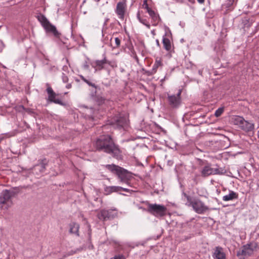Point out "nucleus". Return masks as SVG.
<instances>
[{"label": "nucleus", "mask_w": 259, "mask_h": 259, "mask_svg": "<svg viewBox=\"0 0 259 259\" xmlns=\"http://www.w3.org/2000/svg\"><path fill=\"white\" fill-rule=\"evenodd\" d=\"M48 162L49 160L45 158L38 159L37 164L34 165L33 167L28 169L27 172H32L37 177H39L45 171Z\"/></svg>", "instance_id": "obj_6"}, {"label": "nucleus", "mask_w": 259, "mask_h": 259, "mask_svg": "<svg viewBox=\"0 0 259 259\" xmlns=\"http://www.w3.org/2000/svg\"><path fill=\"white\" fill-rule=\"evenodd\" d=\"M103 166L112 174L116 176L121 182L128 184L131 176V173L127 170L114 164H106Z\"/></svg>", "instance_id": "obj_2"}, {"label": "nucleus", "mask_w": 259, "mask_h": 259, "mask_svg": "<svg viewBox=\"0 0 259 259\" xmlns=\"http://www.w3.org/2000/svg\"><path fill=\"white\" fill-rule=\"evenodd\" d=\"M182 92V89H179L178 92L176 94H170L167 93V101L168 106L171 109L178 108L181 103V94Z\"/></svg>", "instance_id": "obj_7"}, {"label": "nucleus", "mask_w": 259, "mask_h": 259, "mask_svg": "<svg viewBox=\"0 0 259 259\" xmlns=\"http://www.w3.org/2000/svg\"><path fill=\"white\" fill-rule=\"evenodd\" d=\"M46 86L47 87L46 91L48 95V100L49 102L54 103L64 107H66L67 105L66 103L62 101L59 99L56 98V97L58 95L53 91V89L50 87L48 83H46Z\"/></svg>", "instance_id": "obj_11"}, {"label": "nucleus", "mask_w": 259, "mask_h": 259, "mask_svg": "<svg viewBox=\"0 0 259 259\" xmlns=\"http://www.w3.org/2000/svg\"><path fill=\"white\" fill-rule=\"evenodd\" d=\"M166 33L163 36L162 43L163 45L164 48L167 51H169L171 49V42L170 40L165 37Z\"/></svg>", "instance_id": "obj_23"}, {"label": "nucleus", "mask_w": 259, "mask_h": 259, "mask_svg": "<svg viewBox=\"0 0 259 259\" xmlns=\"http://www.w3.org/2000/svg\"><path fill=\"white\" fill-rule=\"evenodd\" d=\"M91 64L92 67L94 68L95 72L100 71L103 69H107V65L114 67L112 62L107 60L105 54L103 55V58L102 60H96L92 62Z\"/></svg>", "instance_id": "obj_9"}, {"label": "nucleus", "mask_w": 259, "mask_h": 259, "mask_svg": "<svg viewBox=\"0 0 259 259\" xmlns=\"http://www.w3.org/2000/svg\"><path fill=\"white\" fill-rule=\"evenodd\" d=\"M93 146L97 151L107 153L118 160L123 159L122 151L119 146L115 143L110 135L100 136L93 141Z\"/></svg>", "instance_id": "obj_1"}, {"label": "nucleus", "mask_w": 259, "mask_h": 259, "mask_svg": "<svg viewBox=\"0 0 259 259\" xmlns=\"http://www.w3.org/2000/svg\"><path fill=\"white\" fill-rule=\"evenodd\" d=\"M80 78L82 80H83L84 82H85L87 84H88L89 86L92 87L95 89L97 88V85L94 83L92 82L89 80L87 79L83 76L82 75H79Z\"/></svg>", "instance_id": "obj_29"}, {"label": "nucleus", "mask_w": 259, "mask_h": 259, "mask_svg": "<svg viewBox=\"0 0 259 259\" xmlns=\"http://www.w3.org/2000/svg\"><path fill=\"white\" fill-rule=\"evenodd\" d=\"M111 121V124L119 128L123 127L127 124L126 118L123 116H115Z\"/></svg>", "instance_id": "obj_14"}, {"label": "nucleus", "mask_w": 259, "mask_h": 259, "mask_svg": "<svg viewBox=\"0 0 259 259\" xmlns=\"http://www.w3.org/2000/svg\"><path fill=\"white\" fill-rule=\"evenodd\" d=\"M199 177V175L198 174H196L195 175L194 178H193V181H194V182L195 183V184H198V183L199 182V180H198Z\"/></svg>", "instance_id": "obj_36"}, {"label": "nucleus", "mask_w": 259, "mask_h": 259, "mask_svg": "<svg viewBox=\"0 0 259 259\" xmlns=\"http://www.w3.org/2000/svg\"><path fill=\"white\" fill-rule=\"evenodd\" d=\"M83 68L84 69L88 70L89 69V65L87 61H85L83 64Z\"/></svg>", "instance_id": "obj_40"}, {"label": "nucleus", "mask_w": 259, "mask_h": 259, "mask_svg": "<svg viewBox=\"0 0 259 259\" xmlns=\"http://www.w3.org/2000/svg\"><path fill=\"white\" fill-rule=\"evenodd\" d=\"M138 208H139V209H141L143 211H147V209H146L145 208L143 207V206H140L138 207Z\"/></svg>", "instance_id": "obj_43"}, {"label": "nucleus", "mask_w": 259, "mask_h": 259, "mask_svg": "<svg viewBox=\"0 0 259 259\" xmlns=\"http://www.w3.org/2000/svg\"><path fill=\"white\" fill-rule=\"evenodd\" d=\"M212 257L214 259H226V254L223 251V248L220 246L215 247Z\"/></svg>", "instance_id": "obj_16"}, {"label": "nucleus", "mask_w": 259, "mask_h": 259, "mask_svg": "<svg viewBox=\"0 0 259 259\" xmlns=\"http://www.w3.org/2000/svg\"><path fill=\"white\" fill-rule=\"evenodd\" d=\"M121 190H122L123 191H125V192H130L131 191H132V190L124 188H123V187H122Z\"/></svg>", "instance_id": "obj_41"}, {"label": "nucleus", "mask_w": 259, "mask_h": 259, "mask_svg": "<svg viewBox=\"0 0 259 259\" xmlns=\"http://www.w3.org/2000/svg\"><path fill=\"white\" fill-rule=\"evenodd\" d=\"M127 9V5L125 0H122L117 3L115 12L118 18L123 20L125 17Z\"/></svg>", "instance_id": "obj_13"}, {"label": "nucleus", "mask_w": 259, "mask_h": 259, "mask_svg": "<svg viewBox=\"0 0 259 259\" xmlns=\"http://www.w3.org/2000/svg\"><path fill=\"white\" fill-rule=\"evenodd\" d=\"M92 230L90 225H88V240L86 243L83 245V248L92 249L94 248L93 245L91 242Z\"/></svg>", "instance_id": "obj_19"}, {"label": "nucleus", "mask_w": 259, "mask_h": 259, "mask_svg": "<svg viewBox=\"0 0 259 259\" xmlns=\"http://www.w3.org/2000/svg\"><path fill=\"white\" fill-rule=\"evenodd\" d=\"M26 188L25 186H19L13 187L11 189L9 190L8 192H9L11 197H14L17 195L21 191L22 188Z\"/></svg>", "instance_id": "obj_22"}, {"label": "nucleus", "mask_w": 259, "mask_h": 259, "mask_svg": "<svg viewBox=\"0 0 259 259\" xmlns=\"http://www.w3.org/2000/svg\"><path fill=\"white\" fill-rule=\"evenodd\" d=\"M151 33H153V34H154V30L152 31H151Z\"/></svg>", "instance_id": "obj_53"}, {"label": "nucleus", "mask_w": 259, "mask_h": 259, "mask_svg": "<svg viewBox=\"0 0 259 259\" xmlns=\"http://www.w3.org/2000/svg\"><path fill=\"white\" fill-rule=\"evenodd\" d=\"M224 108H223V107L219 108L215 111L214 115L217 117H218L222 114V113L224 112Z\"/></svg>", "instance_id": "obj_31"}, {"label": "nucleus", "mask_w": 259, "mask_h": 259, "mask_svg": "<svg viewBox=\"0 0 259 259\" xmlns=\"http://www.w3.org/2000/svg\"><path fill=\"white\" fill-rule=\"evenodd\" d=\"M244 120V118L240 116H234L232 117V121L235 125L239 126L240 127L242 124V122Z\"/></svg>", "instance_id": "obj_24"}, {"label": "nucleus", "mask_w": 259, "mask_h": 259, "mask_svg": "<svg viewBox=\"0 0 259 259\" xmlns=\"http://www.w3.org/2000/svg\"><path fill=\"white\" fill-rule=\"evenodd\" d=\"M182 195L183 196L187 199L186 204L188 206H192V204L194 201V198H192L190 196L187 195L186 193L183 192Z\"/></svg>", "instance_id": "obj_27"}, {"label": "nucleus", "mask_w": 259, "mask_h": 259, "mask_svg": "<svg viewBox=\"0 0 259 259\" xmlns=\"http://www.w3.org/2000/svg\"><path fill=\"white\" fill-rule=\"evenodd\" d=\"M143 8L146 9L147 12H148V10H151V9L148 6V4L147 3V0H144L143 1Z\"/></svg>", "instance_id": "obj_32"}, {"label": "nucleus", "mask_w": 259, "mask_h": 259, "mask_svg": "<svg viewBox=\"0 0 259 259\" xmlns=\"http://www.w3.org/2000/svg\"><path fill=\"white\" fill-rule=\"evenodd\" d=\"M257 247L255 242H251L244 245L237 252V256L241 259H244L245 257L251 255L255 249Z\"/></svg>", "instance_id": "obj_8"}, {"label": "nucleus", "mask_w": 259, "mask_h": 259, "mask_svg": "<svg viewBox=\"0 0 259 259\" xmlns=\"http://www.w3.org/2000/svg\"><path fill=\"white\" fill-rule=\"evenodd\" d=\"M192 207L198 214H203L209 209L208 206H206L201 200L195 198Z\"/></svg>", "instance_id": "obj_12"}, {"label": "nucleus", "mask_w": 259, "mask_h": 259, "mask_svg": "<svg viewBox=\"0 0 259 259\" xmlns=\"http://www.w3.org/2000/svg\"><path fill=\"white\" fill-rule=\"evenodd\" d=\"M214 50L217 52H223V51L225 50L224 48V42L223 40L218 41L217 43H216L215 46L214 48Z\"/></svg>", "instance_id": "obj_26"}, {"label": "nucleus", "mask_w": 259, "mask_h": 259, "mask_svg": "<svg viewBox=\"0 0 259 259\" xmlns=\"http://www.w3.org/2000/svg\"><path fill=\"white\" fill-rule=\"evenodd\" d=\"M200 165H204L200 171L201 176L203 178L207 177L210 175H222L225 173L224 169L223 168L219 167L218 165L212 167V164L208 163L206 160H203L199 158L198 159Z\"/></svg>", "instance_id": "obj_3"}, {"label": "nucleus", "mask_w": 259, "mask_h": 259, "mask_svg": "<svg viewBox=\"0 0 259 259\" xmlns=\"http://www.w3.org/2000/svg\"><path fill=\"white\" fill-rule=\"evenodd\" d=\"M151 72V71H148L147 72V75H151L152 74H150Z\"/></svg>", "instance_id": "obj_49"}, {"label": "nucleus", "mask_w": 259, "mask_h": 259, "mask_svg": "<svg viewBox=\"0 0 259 259\" xmlns=\"http://www.w3.org/2000/svg\"><path fill=\"white\" fill-rule=\"evenodd\" d=\"M66 87V88H67V89H70V88H71V83H69V84H67Z\"/></svg>", "instance_id": "obj_46"}, {"label": "nucleus", "mask_w": 259, "mask_h": 259, "mask_svg": "<svg viewBox=\"0 0 259 259\" xmlns=\"http://www.w3.org/2000/svg\"><path fill=\"white\" fill-rule=\"evenodd\" d=\"M111 259H125L124 256L122 255H119L117 256H115L113 258Z\"/></svg>", "instance_id": "obj_39"}, {"label": "nucleus", "mask_w": 259, "mask_h": 259, "mask_svg": "<svg viewBox=\"0 0 259 259\" xmlns=\"http://www.w3.org/2000/svg\"><path fill=\"white\" fill-rule=\"evenodd\" d=\"M162 65V62L161 61V60H156L154 64L153 65V68H152V69L151 70V74H154L156 71H157V68H158V67L159 66H161Z\"/></svg>", "instance_id": "obj_28"}, {"label": "nucleus", "mask_w": 259, "mask_h": 259, "mask_svg": "<svg viewBox=\"0 0 259 259\" xmlns=\"http://www.w3.org/2000/svg\"><path fill=\"white\" fill-rule=\"evenodd\" d=\"M145 203L148 206L147 211L155 217L162 218L166 214L167 209L164 205L156 203L152 204L148 201H146Z\"/></svg>", "instance_id": "obj_5"}, {"label": "nucleus", "mask_w": 259, "mask_h": 259, "mask_svg": "<svg viewBox=\"0 0 259 259\" xmlns=\"http://www.w3.org/2000/svg\"><path fill=\"white\" fill-rule=\"evenodd\" d=\"M240 128L246 132H251L254 128V124L244 119Z\"/></svg>", "instance_id": "obj_18"}, {"label": "nucleus", "mask_w": 259, "mask_h": 259, "mask_svg": "<svg viewBox=\"0 0 259 259\" xmlns=\"http://www.w3.org/2000/svg\"><path fill=\"white\" fill-rule=\"evenodd\" d=\"M155 125H156V127H158V128H159L160 129L161 128V127L159 125H158L157 124H155Z\"/></svg>", "instance_id": "obj_51"}, {"label": "nucleus", "mask_w": 259, "mask_h": 259, "mask_svg": "<svg viewBox=\"0 0 259 259\" xmlns=\"http://www.w3.org/2000/svg\"><path fill=\"white\" fill-rule=\"evenodd\" d=\"M62 79L63 81L65 83L67 82L68 81V76L64 73L62 74Z\"/></svg>", "instance_id": "obj_35"}, {"label": "nucleus", "mask_w": 259, "mask_h": 259, "mask_svg": "<svg viewBox=\"0 0 259 259\" xmlns=\"http://www.w3.org/2000/svg\"><path fill=\"white\" fill-rule=\"evenodd\" d=\"M238 198V194L233 191L229 190V193L228 195L223 197V200L224 201H228L237 199Z\"/></svg>", "instance_id": "obj_20"}, {"label": "nucleus", "mask_w": 259, "mask_h": 259, "mask_svg": "<svg viewBox=\"0 0 259 259\" xmlns=\"http://www.w3.org/2000/svg\"><path fill=\"white\" fill-rule=\"evenodd\" d=\"M22 108L25 110L26 112L29 113H32L33 112L32 111V110L30 108H26L23 106H21Z\"/></svg>", "instance_id": "obj_38"}, {"label": "nucleus", "mask_w": 259, "mask_h": 259, "mask_svg": "<svg viewBox=\"0 0 259 259\" xmlns=\"http://www.w3.org/2000/svg\"><path fill=\"white\" fill-rule=\"evenodd\" d=\"M111 189H113V192H118L121 190L122 187L120 186H112Z\"/></svg>", "instance_id": "obj_34"}, {"label": "nucleus", "mask_w": 259, "mask_h": 259, "mask_svg": "<svg viewBox=\"0 0 259 259\" xmlns=\"http://www.w3.org/2000/svg\"><path fill=\"white\" fill-rule=\"evenodd\" d=\"M199 4H202L204 3V0H197Z\"/></svg>", "instance_id": "obj_44"}, {"label": "nucleus", "mask_w": 259, "mask_h": 259, "mask_svg": "<svg viewBox=\"0 0 259 259\" xmlns=\"http://www.w3.org/2000/svg\"><path fill=\"white\" fill-rule=\"evenodd\" d=\"M69 233L72 235H74L76 237H79V230L80 225L79 224L75 222H71L69 225Z\"/></svg>", "instance_id": "obj_15"}, {"label": "nucleus", "mask_w": 259, "mask_h": 259, "mask_svg": "<svg viewBox=\"0 0 259 259\" xmlns=\"http://www.w3.org/2000/svg\"><path fill=\"white\" fill-rule=\"evenodd\" d=\"M36 18L47 33H51L55 37H60L61 33L57 30L55 26L50 22L44 15L40 13L37 15Z\"/></svg>", "instance_id": "obj_4"}, {"label": "nucleus", "mask_w": 259, "mask_h": 259, "mask_svg": "<svg viewBox=\"0 0 259 259\" xmlns=\"http://www.w3.org/2000/svg\"><path fill=\"white\" fill-rule=\"evenodd\" d=\"M3 197H0V203L2 204L6 203L7 201H9L12 198L8 190H5L3 192Z\"/></svg>", "instance_id": "obj_21"}, {"label": "nucleus", "mask_w": 259, "mask_h": 259, "mask_svg": "<svg viewBox=\"0 0 259 259\" xmlns=\"http://www.w3.org/2000/svg\"><path fill=\"white\" fill-rule=\"evenodd\" d=\"M137 18L140 22L146 26L147 28H150V25L147 20L146 19H143L140 16V12L139 11L137 13Z\"/></svg>", "instance_id": "obj_25"}, {"label": "nucleus", "mask_w": 259, "mask_h": 259, "mask_svg": "<svg viewBox=\"0 0 259 259\" xmlns=\"http://www.w3.org/2000/svg\"><path fill=\"white\" fill-rule=\"evenodd\" d=\"M188 1L193 4L195 3V0H188Z\"/></svg>", "instance_id": "obj_47"}, {"label": "nucleus", "mask_w": 259, "mask_h": 259, "mask_svg": "<svg viewBox=\"0 0 259 259\" xmlns=\"http://www.w3.org/2000/svg\"><path fill=\"white\" fill-rule=\"evenodd\" d=\"M111 188H112V186H109V187H107L105 189V191L107 193V194H110V193L113 192V189H111Z\"/></svg>", "instance_id": "obj_37"}, {"label": "nucleus", "mask_w": 259, "mask_h": 259, "mask_svg": "<svg viewBox=\"0 0 259 259\" xmlns=\"http://www.w3.org/2000/svg\"><path fill=\"white\" fill-rule=\"evenodd\" d=\"M109 20V18H106L105 20V22L104 23V26H106L107 25V22H108V21Z\"/></svg>", "instance_id": "obj_42"}, {"label": "nucleus", "mask_w": 259, "mask_h": 259, "mask_svg": "<svg viewBox=\"0 0 259 259\" xmlns=\"http://www.w3.org/2000/svg\"><path fill=\"white\" fill-rule=\"evenodd\" d=\"M156 45L158 47H160V43H159V41L158 39H156Z\"/></svg>", "instance_id": "obj_45"}, {"label": "nucleus", "mask_w": 259, "mask_h": 259, "mask_svg": "<svg viewBox=\"0 0 259 259\" xmlns=\"http://www.w3.org/2000/svg\"><path fill=\"white\" fill-rule=\"evenodd\" d=\"M148 13L152 19V22L153 23V25L156 26L161 20L159 14L152 9L148 10Z\"/></svg>", "instance_id": "obj_17"}, {"label": "nucleus", "mask_w": 259, "mask_h": 259, "mask_svg": "<svg viewBox=\"0 0 259 259\" xmlns=\"http://www.w3.org/2000/svg\"><path fill=\"white\" fill-rule=\"evenodd\" d=\"M0 44L1 45H3V42L2 41L0 40Z\"/></svg>", "instance_id": "obj_52"}, {"label": "nucleus", "mask_w": 259, "mask_h": 259, "mask_svg": "<svg viewBox=\"0 0 259 259\" xmlns=\"http://www.w3.org/2000/svg\"><path fill=\"white\" fill-rule=\"evenodd\" d=\"M117 210L116 208L109 209H103L101 210L97 214L98 219L103 221L113 219L117 217Z\"/></svg>", "instance_id": "obj_10"}, {"label": "nucleus", "mask_w": 259, "mask_h": 259, "mask_svg": "<svg viewBox=\"0 0 259 259\" xmlns=\"http://www.w3.org/2000/svg\"><path fill=\"white\" fill-rule=\"evenodd\" d=\"M178 2H179L181 3H184V1L183 0H177Z\"/></svg>", "instance_id": "obj_50"}, {"label": "nucleus", "mask_w": 259, "mask_h": 259, "mask_svg": "<svg viewBox=\"0 0 259 259\" xmlns=\"http://www.w3.org/2000/svg\"><path fill=\"white\" fill-rule=\"evenodd\" d=\"M95 100L98 105H101L104 103L105 99L103 97L97 96L96 97Z\"/></svg>", "instance_id": "obj_30"}, {"label": "nucleus", "mask_w": 259, "mask_h": 259, "mask_svg": "<svg viewBox=\"0 0 259 259\" xmlns=\"http://www.w3.org/2000/svg\"><path fill=\"white\" fill-rule=\"evenodd\" d=\"M115 42L116 46L113 47V49H116L118 48L120 45V39L118 37L115 38Z\"/></svg>", "instance_id": "obj_33"}, {"label": "nucleus", "mask_w": 259, "mask_h": 259, "mask_svg": "<svg viewBox=\"0 0 259 259\" xmlns=\"http://www.w3.org/2000/svg\"><path fill=\"white\" fill-rule=\"evenodd\" d=\"M198 73H199L200 75H202V70H199L198 71Z\"/></svg>", "instance_id": "obj_48"}]
</instances>
